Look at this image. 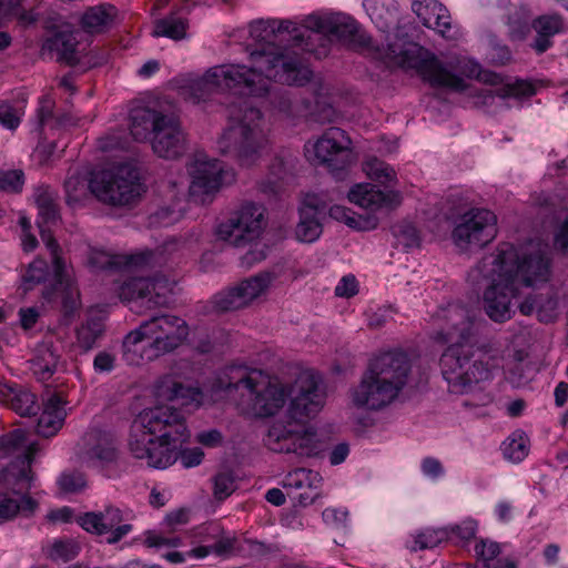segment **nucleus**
I'll return each instance as SVG.
<instances>
[{
  "label": "nucleus",
  "mask_w": 568,
  "mask_h": 568,
  "mask_svg": "<svg viewBox=\"0 0 568 568\" xmlns=\"http://www.w3.org/2000/svg\"><path fill=\"white\" fill-rule=\"evenodd\" d=\"M217 384L229 396L237 393V407L254 417L275 415L291 396L284 416L270 426L265 445L275 453L303 457L317 455L320 439L316 429L308 423L325 404L326 394L317 374L301 372L288 388L261 369L231 365L221 372Z\"/></svg>",
  "instance_id": "obj_1"
},
{
  "label": "nucleus",
  "mask_w": 568,
  "mask_h": 568,
  "mask_svg": "<svg viewBox=\"0 0 568 568\" xmlns=\"http://www.w3.org/2000/svg\"><path fill=\"white\" fill-rule=\"evenodd\" d=\"M291 22L284 30L275 22L255 21L250 37L258 48L250 51V64H222L211 68L202 78L187 80L181 88L184 99L197 103L215 91H233L240 95L261 97L268 92L270 81L288 85H304L312 78L311 69L301 58L276 44L284 40Z\"/></svg>",
  "instance_id": "obj_2"
},
{
  "label": "nucleus",
  "mask_w": 568,
  "mask_h": 568,
  "mask_svg": "<svg viewBox=\"0 0 568 568\" xmlns=\"http://www.w3.org/2000/svg\"><path fill=\"white\" fill-rule=\"evenodd\" d=\"M186 417L174 406H154L141 410L132 422L128 442L133 458L150 468L166 469L176 460L185 468L200 465L201 448H183L190 442Z\"/></svg>",
  "instance_id": "obj_3"
},
{
  "label": "nucleus",
  "mask_w": 568,
  "mask_h": 568,
  "mask_svg": "<svg viewBox=\"0 0 568 568\" xmlns=\"http://www.w3.org/2000/svg\"><path fill=\"white\" fill-rule=\"evenodd\" d=\"M449 326L436 334L437 342L447 344L439 365L449 390L455 394L471 392L491 378L493 364L487 354L473 343L474 324L466 310L449 308Z\"/></svg>",
  "instance_id": "obj_4"
},
{
  "label": "nucleus",
  "mask_w": 568,
  "mask_h": 568,
  "mask_svg": "<svg viewBox=\"0 0 568 568\" xmlns=\"http://www.w3.org/2000/svg\"><path fill=\"white\" fill-rule=\"evenodd\" d=\"M270 145V129L263 113L246 102L231 111L227 124L216 141L221 154L247 169L261 162Z\"/></svg>",
  "instance_id": "obj_5"
},
{
  "label": "nucleus",
  "mask_w": 568,
  "mask_h": 568,
  "mask_svg": "<svg viewBox=\"0 0 568 568\" xmlns=\"http://www.w3.org/2000/svg\"><path fill=\"white\" fill-rule=\"evenodd\" d=\"M189 333L185 320L176 315L153 316L124 336L123 358L133 366L152 362L178 349L187 339Z\"/></svg>",
  "instance_id": "obj_6"
},
{
  "label": "nucleus",
  "mask_w": 568,
  "mask_h": 568,
  "mask_svg": "<svg viewBox=\"0 0 568 568\" xmlns=\"http://www.w3.org/2000/svg\"><path fill=\"white\" fill-rule=\"evenodd\" d=\"M293 40L318 58L325 57L332 39L371 45V38L359 33L355 19L344 12L317 11L306 16L300 28L293 30Z\"/></svg>",
  "instance_id": "obj_7"
},
{
  "label": "nucleus",
  "mask_w": 568,
  "mask_h": 568,
  "mask_svg": "<svg viewBox=\"0 0 568 568\" xmlns=\"http://www.w3.org/2000/svg\"><path fill=\"white\" fill-rule=\"evenodd\" d=\"M377 57L388 65L415 69L433 87H445L464 91L465 81L447 70L435 54L415 42L402 40L377 48Z\"/></svg>",
  "instance_id": "obj_8"
},
{
  "label": "nucleus",
  "mask_w": 568,
  "mask_h": 568,
  "mask_svg": "<svg viewBox=\"0 0 568 568\" xmlns=\"http://www.w3.org/2000/svg\"><path fill=\"white\" fill-rule=\"evenodd\" d=\"M487 256L518 287L537 286L551 276V258L547 251H498Z\"/></svg>",
  "instance_id": "obj_9"
},
{
  "label": "nucleus",
  "mask_w": 568,
  "mask_h": 568,
  "mask_svg": "<svg viewBox=\"0 0 568 568\" xmlns=\"http://www.w3.org/2000/svg\"><path fill=\"white\" fill-rule=\"evenodd\" d=\"M90 191L102 203L113 206L130 204L142 192L139 171L131 164H121L94 173Z\"/></svg>",
  "instance_id": "obj_10"
},
{
  "label": "nucleus",
  "mask_w": 568,
  "mask_h": 568,
  "mask_svg": "<svg viewBox=\"0 0 568 568\" xmlns=\"http://www.w3.org/2000/svg\"><path fill=\"white\" fill-rule=\"evenodd\" d=\"M37 450V445L28 444L26 433L20 428L0 436V459L12 458L0 471L4 484L18 491L30 490L33 481L31 463Z\"/></svg>",
  "instance_id": "obj_11"
},
{
  "label": "nucleus",
  "mask_w": 568,
  "mask_h": 568,
  "mask_svg": "<svg viewBox=\"0 0 568 568\" xmlns=\"http://www.w3.org/2000/svg\"><path fill=\"white\" fill-rule=\"evenodd\" d=\"M265 209L253 202L243 203L226 221L216 225L214 235L225 245H255L265 229Z\"/></svg>",
  "instance_id": "obj_12"
},
{
  "label": "nucleus",
  "mask_w": 568,
  "mask_h": 568,
  "mask_svg": "<svg viewBox=\"0 0 568 568\" xmlns=\"http://www.w3.org/2000/svg\"><path fill=\"white\" fill-rule=\"evenodd\" d=\"M478 271L487 281L483 294L485 313L496 323L509 321L515 313L513 300L518 296L519 287L499 272L496 263L490 262L487 255L478 265Z\"/></svg>",
  "instance_id": "obj_13"
},
{
  "label": "nucleus",
  "mask_w": 568,
  "mask_h": 568,
  "mask_svg": "<svg viewBox=\"0 0 568 568\" xmlns=\"http://www.w3.org/2000/svg\"><path fill=\"white\" fill-rule=\"evenodd\" d=\"M175 283L163 275L153 277H132L114 288L119 298L126 304H135L136 307L153 311L170 304L174 293Z\"/></svg>",
  "instance_id": "obj_14"
},
{
  "label": "nucleus",
  "mask_w": 568,
  "mask_h": 568,
  "mask_svg": "<svg viewBox=\"0 0 568 568\" xmlns=\"http://www.w3.org/2000/svg\"><path fill=\"white\" fill-rule=\"evenodd\" d=\"M305 153L312 163L325 165L332 172L344 170L355 160L349 136L336 126L327 129L316 141L307 142Z\"/></svg>",
  "instance_id": "obj_15"
},
{
  "label": "nucleus",
  "mask_w": 568,
  "mask_h": 568,
  "mask_svg": "<svg viewBox=\"0 0 568 568\" xmlns=\"http://www.w3.org/2000/svg\"><path fill=\"white\" fill-rule=\"evenodd\" d=\"M497 217L484 209H475L464 214L453 231V241L457 246L488 245L497 234Z\"/></svg>",
  "instance_id": "obj_16"
},
{
  "label": "nucleus",
  "mask_w": 568,
  "mask_h": 568,
  "mask_svg": "<svg viewBox=\"0 0 568 568\" xmlns=\"http://www.w3.org/2000/svg\"><path fill=\"white\" fill-rule=\"evenodd\" d=\"M272 282L271 273L262 272L250 276L216 294L214 305L222 312L247 307L268 291Z\"/></svg>",
  "instance_id": "obj_17"
},
{
  "label": "nucleus",
  "mask_w": 568,
  "mask_h": 568,
  "mask_svg": "<svg viewBox=\"0 0 568 568\" xmlns=\"http://www.w3.org/2000/svg\"><path fill=\"white\" fill-rule=\"evenodd\" d=\"M187 172L191 176L190 195L202 203L220 190L226 174L219 160L204 154L196 155L187 164Z\"/></svg>",
  "instance_id": "obj_18"
},
{
  "label": "nucleus",
  "mask_w": 568,
  "mask_h": 568,
  "mask_svg": "<svg viewBox=\"0 0 568 568\" xmlns=\"http://www.w3.org/2000/svg\"><path fill=\"white\" fill-rule=\"evenodd\" d=\"M398 394L392 389L385 379L375 376L368 368L359 383L351 390V399L357 408L378 410L397 398Z\"/></svg>",
  "instance_id": "obj_19"
},
{
  "label": "nucleus",
  "mask_w": 568,
  "mask_h": 568,
  "mask_svg": "<svg viewBox=\"0 0 568 568\" xmlns=\"http://www.w3.org/2000/svg\"><path fill=\"white\" fill-rule=\"evenodd\" d=\"M367 368L399 394L408 381L412 363L405 352L395 349L376 355Z\"/></svg>",
  "instance_id": "obj_20"
},
{
  "label": "nucleus",
  "mask_w": 568,
  "mask_h": 568,
  "mask_svg": "<svg viewBox=\"0 0 568 568\" xmlns=\"http://www.w3.org/2000/svg\"><path fill=\"white\" fill-rule=\"evenodd\" d=\"M123 513L114 506H106L103 511L85 513L78 518V524L88 532L98 536L109 534L108 542L115 544L131 530V524H122Z\"/></svg>",
  "instance_id": "obj_21"
},
{
  "label": "nucleus",
  "mask_w": 568,
  "mask_h": 568,
  "mask_svg": "<svg viewBox=\"0 0 568 568\" xmlns=\"http://www.w3.org/2000/svg\"><path fill=\"white\" fill-rule=\"evenodd\" d=\"M152 150L163 159H176L185 152L186 138L178 116L165 114L160 119L152 139Z\"/></svg>",
  "instance_id": "obj_22"
},
{
  "label": "nucleus",
  "mask_w": 568,
  "mask_h": 568,
  "mask_svg": "<svg viewBox=\"0 0 568 568\" xmlns=\"http://www.w3.org/2000/svg\"><path fill=\"white\" fill-rule=\"evenodd\" d=\"M412 9L425 27L437 31L443 38L447 40L462 38L459 28L452 24L449 11L437 0H416Z\"/></svg>",
  "instance_id": "obj_23"
},
{
  "label": "nucleus",
  "mask_w": 568,
  "mask_h": 568,
  "mask_svg": "<svg viewBox=\"0 0 568 568\" xmlns=\"http://www.w3.org/2000/svg\"><path fill=\"white\" fill-rule=\"evenodd\" d=\"M154 396L159 402L172 403L183 415L186 410L196 409L202 405L203 394L199 388L185 387L171 376L160 378L154 385Z\"/></svg>",
  "instance_id": "obj_24"
},
{
  "label": "nucleus",
  "mask_w": 568,
  "mask_h": 568,
  "mask_svg": "<svg viewBox=\"0 0 568 568\" xmlns=\"http://www.w3.org/2000/svg\"><path fill=\"white\" fill-rule=\"evenodd\" d=\"M477 78L480 82L493 87V89L483 91L484 103H488L495 97L500 99H523L535 94V88L528 81L516 80L514 82H506L500 74L491 71H481L477 74Z\"/></svg>",
  "instance_id": "obj_25"
},
{
  "label": "nucleus",
  "mask_w": 568,
  "mask_h": 568,
  "mask_svg": "<svg viewBox=\"0 0 568 568\" xmlns=\"http://www.w3.org/2000/svg\"><path fill=\"white\" fill-rule=\"evenodd\" d=\"M83 457L98 465L114 462L118 458V446L112 435L101 430H90L83 438Z\"/></svg>",
  "instance_id": "obj_26"
},
{
  "label": "nucleus",
  "mask_w": 568,
  "mask_h": 568,
  "mask_svg": "<svg viewBox=\"0 0 568 568\" xmlns=\"http://www.w3.org/2000/svg\"><path fill=\"white\" fill-rule=\"evenodd\" d=\"M119 11L110 3L88 7L79 18L80 29L89 36H101L109 32L118 20Z\"/></svg>",
  "instance_id": "obj_27"
},
{
  "label": "nucleus",
  "mask_w": 568,
  "mask_h": 568,
  "mask_svg": "<svg viewBox=\"0 0 568 568\" xmlns=\"http://www.w3.org/2000/svg\"><path fill=\"white\" fill-rule=\"evenodd\" d=\"M152 251H141L130 255H111L109 251H92L89 264L95 270L130 271L146 265Z\"/></svg>",
  "instance_id": "obj_28"
},
{
  "label": "nucleus",
  "mask_w": 568,
  "mask_h": 568,
  "mask_svg": "<svg viewBox=\"0 0 568 568\" xmlns=\"http://www.w3.org/2000/svg\"><path fill=\"white\" fill-rule=\"evenodd\" d=\"M77 31L70 26L47 38L42 50L54 53L59 62L74 65L79 62Z\"/></svg>",
  "instance_id": "obj_29"
},
{
  "label": "nucleus",
  "mask_w": 568,
  "mask_h": 568,
  "mask_svg": "<svg viewBox=\"0 0 568 568\" xmlns=\"http://www.w3.org/2000/svg\"><path fill=\"white\" fill-rule=\"evenodd\" d=\"M53 265L54 283L62 286L63 293V308L65 314L72 313L80 304V292L75 286L73 268L68 264L64 256H51Z\"/></svg>",
  "instance_id": "obj_30"
},
{
  "label": "nucleus",
  "mask_w": 568,
  "mask_h": 568,
  "mask_svg": "<svg viewBox=\"0 0 568 568\" xmlns=\"http://www.w3.org/2000/svg\"><path fill=\"white\" fill-rule=\"evenodd\" d=\"M65 416L62 399L55 394L50 395L38 419L37 433L43 437L54 436L61 429Z\"/></svg>",
  "instance_id": "obj_31"
},
{
  "label": "nucleus",
  "mask_w": 568,
  "mask_h": 568,
  "mask_svg": "<svg viewBox=\"0 0 568 568\" xmlns=\"http://www.w3.org/2000/svg\"><path fill=\"white\" fill-rule=\"evenodd\" d=\"M536 38L532 48L537 53L546 52L551 45V38L565 31L564 19L557 13H548L537 17L532 21Z\"/></svg>",
  "instance_id": "obj_32"
},
{
  "label": "nucleus",
  "mask_w": 568,
  "mask_h": 568,
  "mask_svg": "<svg viewBox=\"0 0 568 568\" xmlns=\"http://www.w3.org/2000/svg\"><path fill=\"white\" fill-rule=\"evenodd\" d=\"M59 362L60 354L55 346L50 342H42L36 346L29 364L37 379L48 381L55 373Z\"/></svg>",
  "instance_id": "obj_33"
},
{
  "label": "nucleus",
  "mask_w": 568,
  "mask_h": 568,
  "mask_svg": "<svg viewBox=\"0 0 568 568\" xmlns=\"http://www.w3.org/2000/svg\"><path fill=\"white\" fill-rule=\"evenodd\" d=\"M348 200L359 207L375 212L388 204L389 196L373 184L361 183L349 190Z\"/></svg>",
  "instance_id": "obj_34"
},
{
  "label": "nucleus",
  "mask_w": 568,
  "mask_h": 568,
  "mask_svg": "<svg viewBox=\"0 0 568 568\" xmlns=\"http://www.w3.org/2000/svg\"><path fill=\"white\" fill-rule=\"evenodd\" d=\"M0 397L21 416L32 415L38 408L34 394L22 387L3 384L0 386Z\"/></svg>",
  "instance_id": "obj_35"
},
{
  "label": "nucleus",
  "mask_w": 568,
  "mask_h": 568,
  "mask_svg": "<svg viewBox=\"0 0 568 568\" xmlns=\"http://www.w3.org/2000/svg\"><path fill=\"white\" fill-rule=\"evenodd\" d=\"M165 114L151 110L149 108H138L131 112V125L130 131L135 141H144L150 134L154 135L158 126L160 125V119H163Z\"/></svg>",
  "instance_id": "obj_36"
},
{
  "label": "nucleus",
  "mask_w": 568,
  "mask_h": 568,
  "mask_svg": "<svg viewBox=\"0 0 568 568\" xmlns=\"http://www.w3.org/2000/svg\"><path fill=\"white\" fill-rule=\"evenodd\" d=\"M62 251H49L45 257H38L31 262L23 275L24 291L31 290L34 285L47 281L54 282L53 265L51 256H62Z\"/></svg>",
  "instance_id": "obj_37"
},
{
  "label": "nucleus",
  "mask_w": 568,
  "mask_h": 568,
  "mask_svg": "<svg viewBox=\"0 0 568 568\" xmlns=\"http://www.w3.org/2000/svg\"><path fill=\"white\" fill-rule=\"evenodd\" d=\"M363 7L382 31L389 29L396 21L397 2L395 0H364Z\"/></svg>",
  "instance_id": "obj_38"
},
{
  "label": "nucleus",
  "mask_w": 568,
  "mask_h": 568,
  "mask_svg": "<svg viewBox=\"0 0 568 568\" xmlns=\"http://www.w3.org/2000/svg\"><path fill=\"white\" fill-rule=\"evenodd\" d=\"M328 213L333 220L342 222L356 231H371L378 225V219L375 214H355L349 209L341 205L332 206Z\"/></svg>",
  "instance_id": "obj_39"
},
{
  "label": "nucleus",
  "mask_w": 568,
  "mask_h": 568,
  "mask_svg": "<svg viewBox=\"0 0 568 568\" xmlns=\"http://www.w3.org/2000/svg\"><path fill=\"white\" fill-rule=\"evenodd\" d=\"M143 545L149 549H175L183 545L182 538L163 527L160 529H150L143 534Z\"/></svg>",
  "instance_id": "obj_40"
},
{
  "label": "nucleus",
  "mask_w": 568,
  "mask_h": 568,
  "mask_svg": "<svg viewBox=\"0 0 568 568\" xmlns=\"http://www.w3.org/2000/svg\"><path fill=\"white\" fill-rule=\"evenodd\" d=\"M199 537V545L194 546L186 552L170 550L163 554V558L171 564H183L187 559L202 560L212 554V547L210 546V539L207 538L206 531L201 534V528L196 534Z\"/></svg>",
  "instance_id": "obj_41"
},
{
  "label": "nucleus",
  "mask_w": 568,
  "mask_h": 568,
  "mask_svg": "<svg viewBox=\"0 0 568 568\" xmlns=\"http://www.w3.org/2000/svg\"><path fill=\"white\" fill-rule=\"evenodd\" d=\"M504 457L511 463L524 460L529 453V438L521 430L510 434L501 444Z\"/></svg>",
  "instance_id": "obj_42"
},
{
  "label": "nucleus",
  "mask_w": 568,
  "mask_h": 568,
  "mask_svg": "<svg viewBox=\"0 0 568 568\" xmlns=\"http://www.w3.org/2000/svg\"><path fill=\"white\" fill-rule=\"evenodd\" d=\"M29 490L18 491L13 486L4 484L0 476V520H10L17 516L20 510L18 495L28 493Z\"/></svg>",
  "instance_id": "obj_43"
},
{
  "label": "nucleus",
  "mask_w": 568,
  "mask_h": 568,
  "mask_svg": "<svg viewBox=\"0 0 568 568\" xmlns=\"http://www.w3.org/2000/svg\"><path fill=\"white\" fill-rule=\"evenodd\" d=\"M104 324L101 318H89L77 329V344L84 352L93 348L95 342L102 336Z\"/></svg>",
  "instance_id": "obj_44"
},
{
  "label": "nucleus",
  "mask_w": 568,
  "mask_h": 568,
  "mask_svg": "<svg viewBox=\"0 0 568 568\" xmlns=\"http://www.w3.org/2000/svg\"><path fill=\"white\" fill-rule=\"evenodd\" d=\"M301 220L295 229V236L301 243L311 244L322 234V225L318 217L307 211H300Z\"/></svg>",
  "instance_id": "obj_45"
},
{
  "label": "nucleus",
  "mask_w": 568,
  "mask_h": 568,
  "mask_svg": "<svg viewBox=\"0 0 568 568\" xmlns=\"http://www.w3.org/2000/svg\"><path fill=\"white\" fill-rule=\"evenodd\" d=\"M186 22L183 18L170 16L156 21L153 36L168 37L173 40H180L185 37Z\"/></svg>",
  "instance_id": "obj_46"
},
{
  "label": "nucleus",
  "mask_w": 568,
  "mask_h": 568,
  "mask_svg": "<svg viewBox=\"0 0 568 568\" xmlns=\"http://www.w3.org/2000/svg\"><path fill=\"white\" fill-rule=\"evenodd\" d=\"M320 477L316 471L298 468L285 476L283 487L286 489L288 497L292 498L294 494L302 490L306 485H311L312 481L318 480Z\"/></svg>",
  "instance_id": "obj_47"
},
{
  "label": "nucleus",
  "mask_w": 568,
  "mask_h": 568,
  "mask_svg": "<svg viewBox=\"0 0 568 568\" xmlns=\"http://www.w3.org/2000/svg\"><path fill=\"white\" fill-rule=\"evenodd\" d=\"M363 169L369 179L383 184H388L393 182L396 178L394 169L390 168L387 163L378 160L377 158L368 159L364 163Z\"/></svg>",
  "instance_id": "obj_48"
},
{
  "label": "nucleus",
  "mask_w": 568,
  "mask_h": 568,
  "mask_svg": "<svg viewBox=\"0 0 568 568\" xmlns=\"http://www.w3.org/2000/svg\"><path fill=\"white\" fill-rule=\"evenodd\" d=\"M79 545L72 539H58L48 549V557L54 561L67 562L79 554Z\"/></svg>",
  "instance_id": "obj_49"
},
{
  "label": "nucleus",
  "mask_w": 568,
  "mask_h": 568,
  "mask_svg": "<svg viewBox=\"0 0 568 568\" xmlns=\"http://www.w3.org/2000/svg\"><path fill=\"white\" fill-rule=\"evenodd\" d=\"M67 200L69 203H78L87 197L90 191V181L81 174L70 175L64 183Z\"/></svg>",
  "instance_id": "obj_50"
},
{
  "label": "nucleus",
  "mask_w": 568,
  "mask_h": 568,
  "mask_svg": "<svg viewBox=\"0 0 568 568\" xmlns=\"http://www.w3.org/2000/svg\"><path fill=\"white\" fill-rule=\"evenodd\" d=\"M40 215L47 223L58 219L57 204L53 193L48 187H39L34 194Z\"/></svg>",
  "instance_id": "obj_51"
},
{
  "label": "nucleus",
  "mask_w": 568,
  "mask_h": 568,
  "mask_svg": "<svg viewBox=\"0 0 568 568\" xmlns=\"http://www.w3.org/2000/svg\"><path fill=\"white\" fill-rule=\"evenodd\" d=\"M206 531L212 547V554L223 556L229 554L235 544V539L230 536H224L219 527H201V534Z\"/></svg>",
  "instance_id": "obj_52"
},
{
  "label": "nucleus",
  "mask_w": 568,
  "mask_h": 568,
  "mask_svg": "<svg viewBox=\"0 0 568 568\" xmlns=\"http://www.w3.org/2000/svg\"><path fill=\"white\" fill-rule=\"evenodd\" d=\"M287 174L286 164L281 158H275L268 168V179L260 184L265 193H275L277 185L285 179Z\"/></svg>",
  "instance_id": "obj_53"
},
{
  "label": "nucleus",
  "mask_w": 568,
  "mask_h": 568,
  "mask_svg": "<svg viewBox=\"0 0 568 568\" xmlns=\"http://www.w3.org/2000/svg\"><path fill=\"white\" fill-rule=\"evenodd\" d=\"M393 233L396 237L397 245L406 248L418 247L420 245V237L418 231L414 225L407 222H402L393 227Z\"/></svg>",
  "instance_id": "obj_54"
},
{
  "label": "nucleus",
  "mask_w": 568,
  "mask_h": 568,
  "mask_svg": "<svg viewBox=\"0 0 568 568\" xmlns=\"http://www.w3.org/2000/svg\"><path fill=\"white\" fill-rule=\"evenodd\" d=\"M59 488L62 493H80L87 487L84 475L77 470L64 471L58 479Z\"/></svg>",
  "instance_id": "obj_55"
},
{
  "label": "nucleus",
  "mask_w": 568,
  "mask_h": 568,
  "mask_svg": "<svg viewBox=\"0 0 568 568\" xmlns=\"http://www.w3.org/2000/svg\"><path fill=\"white\" fill-rule=\"evenodd\" d=\"M23 115V108L20 105H13L9 102L0 103V123L9 129L16 130Z\"/></svg>",
  "instance_id": "obj_56"
},
{
  "label": "nucleus",
  "mask_w": 568,
  "mask_h": 568,
  "mask_svg": "<svg viewBox=\"0 0 568 568\" xmlns=\"http://www.w3.org/2000/svg\"><path fill=\"white\" fill-rule=\"evenodd\" d=\"M475 552L485 564V568H488V565L496 564L495 560L500 554V546L496 541L480 540L475 546Z\"/></svg>",
  "instance_id": "obj_57"
},
{
  "label": "nucleus",
  "mask_w": 568,
  "mask_h": 568,
  "mask_svg": "<svg viewBox=\"0 0 568 568\" xmlns=\"http://www.w3.org/2000/svg\"><path fill=\"white\" fill-rule=\"evenodd\" d=\"M442 541V536L438 531L427 529L414 537L413 545L409 547L412 551L432 549L438 546Z\"/></svg>",
  "instance_id": "obj_58"
},
{
  "label": "nucleus",
  "mask_w": 568,
  "mask_h": 568,
  "mask_svg": "<svg viewBox=\"0 0 568 568\" xmlns=\"http://www.w3.org/2000/svg\"><path fill=\"white\" fill-rule=\"evenodd\" d=\"M24 182L21 170H9L0 173V189L6 192H19Z\"/></svg>",
  "instance_id": "obj_59"
},
{
  "label": "nucleus",
  "mask_w": 568,
  "mask_h": 568,
  "mask_svg": "<svg viewBox=\"0 0 568 568\" xmlns=\"http://www.w3.org/2000/svg\"><path fill=\"white\" fill-rule=\"evenodd\" d=\"M271 103L275 110L286 116H294L297 113V106L293 102L288 91L272 93Z\"/></svg>",
  "instance_id": "obj_60"
},
{
  "label": "nucleus",
  "mask_w": 568,
  "mask_h": 568,
  "mask_svg": "<svg viewBox=\"0 0 568 568\" xmlns=\"http://www.w3.org/2000/svg\"><path fill=\"white\" fill-rule=\"evenodd\" d=\"M326 206L327 200L324 194L308 193L304 197L301 211H307L311 215L318 217Z\"/></svg>",
  "instance_id": "obj_61"
},
{
  "label": "nucleus",
  "mask_w": 568,
  "mask_h": 568,
  "mask_svg": "<svg viewBox=\"0 0 568 568\" xmlns=\"http://www.w3.org/2000/svg\"><path fill=\"white\" fill-rule=\"evenodd\" d=\"M321 481L322 478L320 477L318 480L312 481L311 485H306L302 490L294 494L291 499L301 506L312 504L320 496Z\"/></svg>",
  "instance_id": "obj_62"
},
{
  "label": "nucleus",
  "mask_w": 568,
  "mask_h": 568,
  "mask_svg": "<svg viewBox=\"0 0 568 568\" xmlns=\"http://www.w3.org/2000/svg\"><path fill=\"white\" fill-rule=\"evenodd\" d=\"M235 490V483L230 474H219L214 478V496L223 500Z\"/></svg>",
  "instance_id": "obj_63"
},
{
  "label": "nucleus",
  "mask_w": 568,
  "mask_h": 568,
  "mask_svg": "<svg viewBox=\"0 0 568 568\" xmlns=\"http://www.w3.org/2000/svg\"><path fill=\"white\" fill-rule=\"evenodd\" d=\"M189 511L185 508H180L170 511L163 519L162 526L175 534V530L189 523Z\"/></svg>",
  "instance_id": "obj_64"
}]
</instances>
